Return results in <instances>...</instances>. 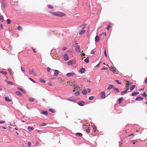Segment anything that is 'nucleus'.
I'll list each match as a JSON object with an SVG mask.
<instances>
[{
	"label": "nucleus",
	"instance_id": "nucleus-1",
	"mask_svg": "<svg viewBox=\"0 0 147 147\" xmlns=\"http://www.w3.org/2000/svg\"><path fill=\"white\" fill-rule=\"evenodd\" d=\"M51 13L57 16L61 17L65 15L64 13L59 11H58L57 12H53Z\"/></svg>",
	"mask_w": 147,
	"mask_h": 147
},
{
	"label": "nucleus",
	"instance_id": "nucleus-2",
	"mask_svg": "<svg viewBox=\"0 0 147 147\" xmlns=\"http://www.w3.org/2000/svg\"><path fill=\"white\" fill-rule=\"evenodd\" d=\"M29 73L30 74L33 76H36V73L34 72L33 69L29 70Z\"/></svg>",
	"mask_w": 147,
	"mask_h": 147
},
{
	"label": "nucleus",
	"instance_id": "nucleus-3",
	"mask_svg": "<svg viewBox=\"0 0 147 147\" xmlns=\"http://www.w3.org/2000/svg\"><path fill=\"white\" fill-rule=\"evenodd\" d=\"M105 93L104 92H102L100 94L101 98L104 99L105 98Z\"/></svg>",
	"mask_w": 147,
	"mask_h": 147
},
{
	"label": "nucleus",
	"instance_id": "nucleus-4",
	"mask_svg": "<svg viewBox=\"0 0 147 147\" xmlns=\"http://www.w3.org/2000/svg\"><path fill=\"white\" fill-rule=\"evenodd\" d=\"M75 75V74L74 72L68 73L66 74V76L68 77L71 76H74Z\"/></svg>",
	"mask_w": 147,
	"mask_h": 147
},
{
	"label": "nucleus",
	"instance_id": "nucleus-5",
	"mask_svg": "<svg viewBox=\"0 0 147 147\" xmlns=\"http://www.w3.org/2000/svg\"><path fill=\"white\" fill-rule=\"evenodd\" d=\"M53 71L54 72L53 76H57L59 73V71L57 70L53 69Z\"/></svg>",
	"mask_w": 147,
	"mask_h": 147
},
{
	"label": "nucleus",
	"instance_id": "nucleus-6",
	"mask_svg": "<svg viewBox=\"0 0 147 147\" xmlns=\"http://www.w3.org/2000/svg\"><path fill=\"white\" fill-rule=\"evenodd\" d=\"M63 57L64 60L65 61H67L69 59L68 56V55L66 54H64Z\"/></svg>",
	"mask_w": 147,
	"mask_h": 147
},
{
	"label": "nucleus",
	"instance_id": "nucleus-7",
	"mask_svg": "<svg viewBox=\"0 0 147 147\" xmlns=\"http://www.w3.org/2000/svg\"><path fill=\"white\" fill-rule=\"evenodd\" d=\"M84 101L82 100L80 101L78 103V104L79 105L81 106H83L84 105Z\"/></svg>",
	"mask_w": 147,
	"mask_h": 147
},
{
	"label": "nucleus",
	"instance_id": "nucleus-8",
	"mask_svg": "<svg viewBox=\"0 0 147 147\" xmlns=\"http://www.w3.org/2000/svg\"><path fill=\"white\" fill-rule=\"evenodd\" d=\"M2 6L4 8L6 7V3L4 0H2L1 1Z\"/></svg>",
	"mask_w": 147,
	"mask_h": 147
},
{
	"label": "nucleus",
	"instance_id": "nucleus-9",
	"mask_svg": "<svg viewBox=\"0 0 147 147\" xmlns=\"http://www.w3.org/2000/svg\"><path fill=\"white\" fill-rule=\"evenodd\" d=\"M76 51L78 53L80 52V48L78 45L76 47Z\"/></svg>",
	"mask_w": 147,
	"mask_h": 147
},
{
	"label": "nucleus",
	"instance_id": "nucleus-10",
	"mask_svg": "<svg viewBox=\"0 0 147 147\" xmlns=\"http://www.w3.org/2000/svg\"><path fill=\"white\" fill-rule=\"evenodd\" d=\"M143 99V98L140 96L137 97L136 99V101H140L142 100Z\"/></svg>",
	"mask_w": 147,
	"mask_h": 147
},
{
	"label": "nucleus",
	"instance_id": "nucleus-11",
	"mask_svg": "<svg viewBox=\"0 0 147 147\" xmlns=\"http://www.w3.org/2000/svg\"><path fill=\"white\" fill-rule=\"evenodd\" d=\"M85 71V69L84 68H82L80 69L79 72L83 74L84 73Z\"/></svg>",
	"mask_w": 147,
	"mask_h": 147
},
{
	"label": "nucleus",
	"instance_id": "nucleus-12",
	"mask_svg": "<svg viewBox=\"0 0 147 147\" xmlns=\"http://www.w3.org/2000/svg\"><path fill=\"white\" fill-rule=\"evenodd\" d=\"M67 100L71 101H75L73 97H71L68 98Z\"/></svg>",
	"mask_w": 147,
	"mask_h": 147
},
{
	"label": "nucleus",
	"instance_id": "nucleus-13",
	"mask_svg": "<svg viewBox=\"0 0 147 147\" xmlns=\"http://www.w3.org/2000/svg\"><path fill=\"white\" fill-rule=\"evenodd\" d=\"M28 130L29 131H31L32 130L34 129V127H33L29 126L27 128Z\"/></svg>",
	"mask_w": 147,
	"mask_h": 147
},
{
	"label": "nucleus",
	"instance_id": "nucleus-14",
	"mask_svg": "<svg viewBox=\"0 0 147 147\" xmlns=\"http://www.w3.org/2000/svg\"><path fill=\"white\" fill-rule=\"evenodd\" d=\"M17 89L19 90L23 94H25L26 93L25 91V90H23V89H22L21 88H19V87H18Z\"/></svg>",
	"mask_w": 147,
	"mask_h": 147
},
{
	"label": "nucleus",
	"instance_id": "nucleus-15",
	"mask_svg": "<svg viewBox=\"0 0 147 147\" xmlns=\"http://www.w3.org/2000/svg\"><path fill=\"white\" fill-rule=\"evenodd\" d=\"M99 40V36L98 35H96L95 38V40L96 42H98Z\"/></svg>",
	"mask_w": 147,
	"mask_h": 147
},
{
	"label": "nucleus",
	"instance_id": "nucleus-16",
	"mask_svg": "<svg viewBox=\"0 0 147 147\" xmlns=\"http://www.w3.org/2000/svg\"><path fill=\"white\" fill-rule=\"evenodd\" d=\"M82 92L83 95H85L87 92V91L86 89H84L82 91Z\"/></svg>",
	"mask_w": 147,
	"mask_h": 147
},
{
	"label": "nucleus",
	"instance_id": "nucleus-17",
	"mask_svg": "<svg viewBox=\"0 0 147 147\" xmlns=\"http://www.w3.org/2000/svg\"><path fill=\"white\" fill-rule=\"evenodd\" d=\"M139 94V92H133L132 94L131 95L132 96H135L136 95H138Z\"/></svg>",
	"mask_w": 147,
	"mask_h": 147
},
{
	"label": "nucleus",
	"instance_id": "nucleus-18",
	"mask_svg": "<svg viewBox=\"0 0 147 147\" xmlns=\"http://www.w3.org/2000/svg\"><path fill=\"white\" fill-rule=\"evenodd\" d=\"M114 88L113 85H111V84H109V86L107 88V89L110 90V89H111L112 88Z\"/></svg>",
	"mask_w": 147,
	"mask_h": 147
},
{
	"label": "nucleus",
	"instance_id": "nucleus-19",
	"mask_svg": "<svg viewBox=\"0 0 147 147\" xmlns=\"http://www.w3.org/2000/svg\"><path fill=\"white\" fill-rule=\"evenodd\" d=\"M85 32V30L84 29L82 30L79 33L80 35H81Z\"/></svg>",
	"mask_w": 147,
	"mask_h": 147
},
{
	"label": "nucleus",
	"instance_id": "nucleus-20",
	"mask_svg": "<svg viewBox=\"0 0 147 147\" xmlns=\"http://www.w3.org/2000/svg\"><path fill=\"white\" fill-rule=\"evenodd\" d=\"M76 135L77 136L81 137L82 136V134L81 133L78 132L76 134Z\"/></svg>",
	"mask_w": 147,
	"mask_h": 147
},
{
	"label": "nucleus",
	"instance_id": "nucleus-21",
	"mask_svg": "<svg viewBox=\"0 0 147 147\" xmlns=\"http://www.w3.org/2000/svg\"><path fill=\"white\" fill-rule=\"evenodd\" d=\"M136 86L135 85H133L131 86V87L130 88V90L132 91L135 88Z\"/></svg>",
	"mask_w": 147,
	"mask_h": 147
},
{
	"label": "nucleus",
	"instance_id": "nucleus-22",
	"mask_svg": "<svg viewBox=\"0 0 147 147\" xmlns=\"http://www.w3.org/2000/svg\"><path fill=\"white\" fill-rule=\"evenodd\" d=\"M42 114H43L45 115H48V113L47 111H43L41 113Z\"/></svg>",
	"mask_w": 147,
	"mask_h": 147
},
{
	"label": "nucleus",
	"instance_id": "nucleus-23",
	"mask_svg": "<svg viewBox=\"0 0 147 147\" xmlns=\"http://www.w3.org/2000/svg\"><path fill=\"white\" fill-rule=\"evenodd\" d=\"M101 36H102L103 38L106 36L107 35V34L105 32H103L101 34Z\"/></svg>",
	"mask_w": 147,
	"mask_h": 147
},
{
	"label": "nucleus",
	"instance_id": "nucleus-24",
	"mask_svg": "<svg viewBox=\"0 0 147 147\" xmlns=\"http://www.w3.org/2000/svg\"><path fill=\"white\" fill-rule=\"evenodd\" d=\"M53 69H51L50 67H47V71L49 72H50L51 73H52V71H53Z\"/></svg>",
	"mask_w": 147,
	"mask_h": 147
},
{
	"label": "nucleus",
	"instance_id": "nucleus-25",
	"mask_svg": "<svg viewBox=\"0 0 147 147\" xmlns=\"http://www.w3.org/2000/svg\"><path fill=\"white\" fill-rule=\"evenodd\" d=\"M123 100V97H121L119 98L118 100V101L119 102V104H120L122 102V101Z\"/></svg>",
	"mask_w": 147,
	"mask_h": 147
},
{
	"label": "nucleus",
	"instance_id": "nucleus-26",
	"mask_svg": "<svg viewBox=\"0 0 147 147\" xmlns=\"http://www.w3.org/2000/svg\"><path fill=\"white\" fill-rule=\"evenodd\" d=\"M16 94L18 96H21L22 94L20 93V91H17L15 92Z\"/></svg>",
	"mask_w": 147,
	"mask_h": 147
},
{
	"label": "nucleus",
	"instance_id": "nucleus-27",
	"mask_svg": "<svg viewBox=\"0 0 147 147\" xmlns=\"http://www.w3.org/2000/svg\"><path fill=\"white\" fill-rule=\"evenodd\" d=\"M84 61L86 63H88L89 62V58L88 57H87L86 59L84 60Z\"/></svg>",
	"mask_w": 147,
	"mask_h": 147
},
{
	"label": "nucleus",
	"instance_id": "nucleus-28",
	"mask_svg": "<svg viewBox=\"0 0 147 147\" xmlns=\"http://www.w3.org/2000/svg\"><path fill=\"white\" fill-rule=\"evenodd\" d=\"M74 94L76 96H78L80 94V92L79 91H77Z\"/></svg>",
	"mask_w": 147,
	"mask_h": 147
},
{
	"label": "nucleus",
	"instance_id": "nucleus-29",
	"mask_svg": "<svg viewBox=\"0 0 147 147\" xmlns=\"http://www.w3.org/2000/svg\"><path fill=\"white\" fill-rule=\"evenodd\" d=\"M5 100L6 101H7V102H9V101H11V100L8 98V97H5Z\"/></svg>",
	"mask_w": 147,
	"mask_h": 147
},
{
	"label": "nucleus",
	"instance_id": "nucleus-30",
	"mask_svg": "<svg viewBox=\"0 0 147 147\" xmlns=\"http://www.w3.org/2000/svg\"><path fill=\"white\" fill-rule=\"evenodd\" d=\"M86 26V24H84L83 25H80L79 27H82V28H84Z\"/></svg>",
	"mask_w": 147,
	"mask_h": 147
},
{
	"label": "nucleus",
	"instance_id": "nucleus-31",
	"mask_svg": "<svg viewBox=\"0 0 147 147\" xmlns=\"http://www.w3.org/2000/svg\"><path fill=\"white\" fill-rule=\"evenodd\" d=\"M127 92V90H125L124 91H123L121 92V95H123L124 94L126 93Z\"/></svg>",
	"mask_w": 147,
	"mask_h": 147
},
{
	"label": "nucleus",
	"instance_id": "nucleus-32",
	"mask_svg": "<svg viewBox=\"0 0 147 147\" xmlns=\"http://www.w3.org/2000/svg\"><path fill=\"white\" fill-rule=\"evenodd\" d=\"M94 96H90L89 98H88V99L89 100H92L93 99H94Z\"/></svg>",
	"mask_w": 147,
	"mask_h": 147
},
{
	"label": "nucleus",
	"instance_id": "nucleus-33",
	"mask_svg": "<svg viewBox=\"0 0 147 147\" xmlns=\"http://www.w3.org/2000/svg\"><path fill=\"white\" fill-rule=\"evenodd\" d=\"M40 81L42 83H45V81L42 78H40Z\"/></svg>",
	"mask_w": 147,
	"mask_h": 147
},
{
	"label": "nucleus",
	"instance_id": "nucleus-34",
	"mask_svg": "<svg viewBox=\"0 0 147 147\" xmlns=\"http://www.w3.org/2000/svg\"><path fill=\"white\" fill-rule=\"evenodd\" d=\"M1 73H2V74L5 75H6L7 74V72H6V71H1Z\"/></svg>",
	"mask_w": 147,
	"mask_h": 147
},
{
	"label": "nucleus",
	"instance_id": "nucleus-35",
	"mask_svg": "<svg viewBox=\"0 0 147 147\" xmlns=\"http://www.w3.org/2000/svg\"><path fill=\"white\" fill-rule=\"evenodd\" d=\"M49 111L51 112L52 113H54L55 111L54 109H49Z\"/></svg>",
	"mask_w": 147,
	"mask_h": 147
},
{
	"label": "nucleus",
	"instance_id": "nucleus-36",
	"mask_svg": "<svg viewBox=\"0 0 147 147\" xmlns=\"http://www.w3.org/2000/svg\"><path fill=\"white\" fill-rule=\"evenodd\" d=\"M113 88L115 89V90L117 91V92H120V91L119 90V89L118 88H116L115 87H114Z\"/></svg>",
	"mask_w": 147,
	"mask_h": 147
},
{
	"label": "nucleus",
	"instance_id": "nucleus-37",
	"mask_svg": "<svg viewBox=\"0 0 147 147\" xmlns=\"http://www.w3.org/2000/svg\"><path fill=\"white\" fill-rule=\"evenodd\" d=\"M92 127L94 131L95 132L96 131V127L94 125H93Z\"/></svg>",
	"mask_w": 147,
	"mask_h": 147
},
{
	"label": "nucleus",
	"instance_id": "nucleus-38",
	"mask_svg": "<svg viewBox=\"0 0 147 147\" xmlns=\"http://www.w3.org/2000/svg\"><path fill=\"white\" fill-rule=\"evenodd\" d=\"M7 24H10L11 20L9 19H7Z\"/></svg>",
	"mask_w": 147,
	"mask_h": 147
},
{
	"label": "nucleus",
	"instance_id": "nucleus-39",
	"mask_svg": "<svg viewBox=\"0 0 147 147\" xmlns=\"http://www.w3.org/2000/svg\"><path fill=\"white\" fill-rule=\"evenodd\" d=\"M3 18L2 16H0V20H2V22H3Z\"/></svg>",
	"mask_w": 147,
	"mask_h": 147
},
{
	"label": "nucleus",
	"instance_id": "nucleus-40",
	"mask_svg": "<svg viewBox=\"0 0 147 147\" xmlns=\"http://www.w3.org/2000/svg\"><path fill=\"white\" fill-rule=\"evenodd\" d=\"M28 100H29V101H30V102H33L34 101V99H33V98H30L28 99Z\"/></svg>",
	"mask_w": 147,
	"mask_h": 147
},
{
	"label": "nucleus",
	"instance_id": "nucleus-41",
	"mask_svg": "<svg viewBox=\"0 0 147 147\" xmlns=\"http://www.w3.org/2000/svg\"><path fill=\"white\" fill-rule=\"evenodd\" d=\"M7 84L11 85H12L13 84V83L10 81H8L7 82Z\"/></svg>",
	"mask_w": 147,
	"mask_h": 147
},
{
	"label": "nucleus",
	"instance_id": "nucleus-42",
	"mask_svg": "<svg viewBox=\"0 0 147 147\" xmlns=\"http://www.w3.org/2000/svg\"><path fill=\"white\" fill-rule=\"evenodd\" d=\"M115 81L118 84H121V82H119L118 80H115Z\"/></svg>",
	"mask_w": 147,
	"mask_h": 147
},
{
	"label": "nucleus",
	"instance_id": "nucleus-43",
	"mask_svg": "<svg viewBox=\"0 0 147 147\" xmlns=\"http://www.w3.org/2000/svg\"><path fill=\"white\" fill-rule=\"evenodd\" d=\"M115 68H111L110 69L111 70V71H114V73H115L116 72L115 71Z\"/></svg>",
	"mask_w": 147,
	"mask_h": 147
},
{
	"label": "nucleus",
	"instance_id": "nucleus-44",
	"mask_svg": "<svg viewBox=\"0 0 147 147\" xmlns=\"http://www.w3.org/2000/svg\"><path fill=\"white\" fill-rule=\"evenodd\" d=\"M21 70H22V71L24 73V74H25V73H24V72H25V70L24 69H23V68L22 67V66H21Z\"/></svg>",
	"mask_w": 147,
	"mask_h": 147
},
{
	"label": "nucleus",
	"instance_id": "nucleus-45",
	"mask_svg": "<svg viewBox=\"0 0 147 147\" xmlns=\"http://www.w3.org/2000/svg\"><path fill=\"white\" fill-rule=\"evenodd\" d=\"M17 29L19 30H22V28L21 26H19L17 27Z\"/></svg>",
	"mask_w": 147,
	"mask_h": 147
},
{
	"label": "nucleus",
	"instance_id": "nucleus-46",
	"mask_svg": "<svg viewBox=\"0 0 147 147\" xmlns=\"http://www.w3.org/2000/svg\"><path fill=\"white\" fill-rule=\"evenodd\" d=\"M29 79L32 82H34V83H36V81H34V80H33L31 78H29Z\"/></svg>",
	"mask_w": 147,
	"mask_h": 147
},
{
	"label": "nucleus",
	"instance_id": "nucleus-47",
	"mask_svg": "<svg viewBox=\"0 0 147 147\" xmlns=\"http://www.w3.org/2000/svg\"><path fill=\"white\" fill-rule=\"evenodd\" d=\"M72 62L71 61H69L68 62V65H71L72 64Z\"/></svg>",
	"mask_w": 147,
	"mask_h": 147
},
{
	"label": "nucleus",
	"instance_id": "nucleus-48",
	"mask_svg": "<svg viewBox=\"0 0 147 147\" xmlns=\"http://www.w3.org/2000/svg\"><path fill=\"white\" fill-rule=\"evenodd\" d=\"M142 95L145 97H146L147 96V94L145 92H144L142 94Z\"/></svg>",
	"mask_w": 147,
	"mask_h": 147
},
{
	"label": "nucleus",
	"instance_id": "nucleus-49",
	"mask_svg": "<svg viewBox=\"0 0 147 147\" xmlns=\"http://www.w3.org/2000/svg\"><path fill=\"white\" fill-rule=\"evenodd\" d=\"M28 145L29 147H31V143L30 142H28Z\"/></svg>",
	"mask_w": 147,
	"mask_h": 147
},
{
	"label": "nucleus",
	"instance_id": "nucleus-50",
	"mask_svg": "<svg viewBox=\"0 0 147 147\" xmlns=\"http://www.w3.org/2000/svg\"><path fill=\"white\" fill-rule=\"evenodd\" d=\"M123 142L121 140L119 142V147H120V145H122L123 144Z\"/></svg>",
	"mask_w": 147,
	"mask_h": 147
},
{
	"label": "nucleus",
	"instance_id": "nucleus-51",
	"mask_svg": "<svg viewBox=\"0 0 147 147\" xmlns=\"http://www.w3.org/2000/svg\"><path fill=\"white\" fill-rule=\"evenodd\" d=\"M108 69V68L107 67H103L101 69V70H107Z\"/></svg>",
	"mask_w": 147,
	"mask_h": 147
},
{
	"label": "nucleus",
	"instance_id": "nucleus-52",
	"mask_svg": "<svg viewBox=\"0 0 147 147\" xmlns=\"http://www.w3.org/2000/svg\"><path fill=\"white\" fill-rule=\"evenodd\" d=\"M48 7L50 9H52L53 8L52 6L51 5H48Z\"/></svg>",
	"mask_w": 147,
	"mask_h": 147
},
{
	"label": "nucleus",
	"instance_id": "nucleus-53",
	"mask_svg": "<svg viewBox=\"0 0 147 147\" xmlns=\"http://www.w3.org/2000/svg\"><path fill=\"white\" fill-rule=\"evenodd\" d=\"M5 123V121H4L2 120L0 121V124H2Z\"/></svg>",
	"mask_w": 147,
	"mask_h": 147
},
{
	"label": "nucleus",
	"instance_id": "nucleus-54",
	"mask_svg": "<svg viewBox=\"0 0 147 147\" xmlns=\"http://www.w3.org/2000/svg\"><path fill=\"white\" fill-rule=\"evenodd\" d=\"M46 124L44 123H42L40 125L41 126H45L46 125Z\"/></svg>",
	"mask_w": 147,
	"mask_h": 147
},
{
	"label": "nucleus",
	"instance_id": "nucleus-55",
	"mask_svg": "<svg viewBox=\"0 0 147 147\" xmlns=\"http://www.w3.org/2000/svg\"><path fill=\"white\" fill-rule=\"evenodd\" d=\"M66 49H67V48L66 47H63L62 49V50L63 51H65V50H66Z\"/></svg>",
	"mask_w": 147,
	"mask_h": 147
},
{
	"label": "nucleus",
	"instance_id": "nucleus-56",
	"mask_svg": "<svg viewBox=\"0 0 147 147\" xmlns=\"http://www.w3.org/2000/svg\"><path fill=\"white\" fill-rule=\"evenodd\" d=\"M105 56L106 57H107V54L106 52V50L105 49Z\"/></svg>",
	"mask_w": 147,
	"mask_h": 147
},
{
	"label": "nucleus",
	"instance_id": "nucleus-57",
	"mask_svg": "<svg viewBox=\"0 0 147 147\" xmlns=\"http://www.w3.org/2000/svg\"><path fill=\"white\" fill-rule=\"evenodd\" d=\"M91 54H94V50H93H93L92 51H91Z\"/></svg>",
	"mask_w": 147,
	"mask_h": 147
},
{
	"label": "nucleus",
	"instance_id": "nucleus-58",
	"mask_svg": "<svg viewBox=\"0 0 147 147\" xmlns=\"http://www.w3.org/2000/svg\"><path fill=\"white\" fill-rule=\"evenodd\" d=\"M145 84H147V77L146 78L145 80Z\"/></svg>",
	"mask_w": 147,
	"mask_h": 147
},
{
	"label": "nucleus",
	"instance_id": "nucleus-59",
	"mask_svg": "<svg viewBox=\"0 0 147 147\" xmlns=\"http://www.w3.org/2000/svg\"><path fill=\"white\" fill-rule=\"evenodd\" d=\"M32 49L33 50L34 52L35 53H36V51L35 49H34L33 48H32Z\"/></svg>",
	"mask_w": 147,
	"mask_h": 147
},
{
	"label": "nucleus",
	"instance_id": "nucleus-60",
	"mask_svg": "<svg viewBox=\"0 0 147 147\" xmlns=\"http://www.w3.org/2000/svg\"><path fill=\"white\" fill-rule=\"evenodd\" d=\"M8 71H9V73H10V75L11 74V70L10 69H8Z\"/></svg>",
	"mask_w": 147,
	"mask_h": 147
},
{
	"label": "nucleus",
	"instance_id": "nucleus-61",
	"mask_svg": "<svg viewBox=\"0 0 147 147\" xmlns=\"http://www.w3.org/2000/svg\"><path fill=\"white\" fill-rule=\"evenodd\" d=\"M86 132L87 133H89L90 132V131L89 129H87L86 130Z\"/></svg>",
	"mask_w": 147,
	"mask_h": 147
},
{
	"label": "nucleus",
	"instance_id": "nucleus-62",
	"mask_svg": "<svg viewBox=\"0 0 147 147\" xmlns=\"http://www.w3.org/2000/svg\"><path fill=\"white\" fill-rule=\"evenodd\" d=\"M87 90H88L87 92L88 91V92L89 93L91 91H90V90L88 88V89H87Z\"/></svg>",
	"mask_w": 147,
	"mask_h": 147
},
{
	"label": "nucleus",
	"instance_id": "nucleus-63",
	"mask_svg": "<svg viewBox=\"0 0 147 147\" xmlns=\"http://www.w3.org/2000/svg\"><path fill=\"white\" fill-rule=\"evenodd\" d=\"M110 25L108 26V27L107 28V29L108 30H109V29H110Z\"/></svg>",
	"mask_w": 147,
	"mask_h": 147
},
{
	"label": "nucleus",
	"instance_id": "nucleus-64",
	"mask_svg": "<svg viewBox=\"0 0 147 147\" xmlns=\"http://www.w3.org/2000/svg\"><path fill=\"white\" fill-rule=\"evenodd\" d=\"M8 49H9V50H11V46H9L8 47Z\"/></svg>",
	"mask_w": 147,
	"mask_h": 147
}]
</instances>
